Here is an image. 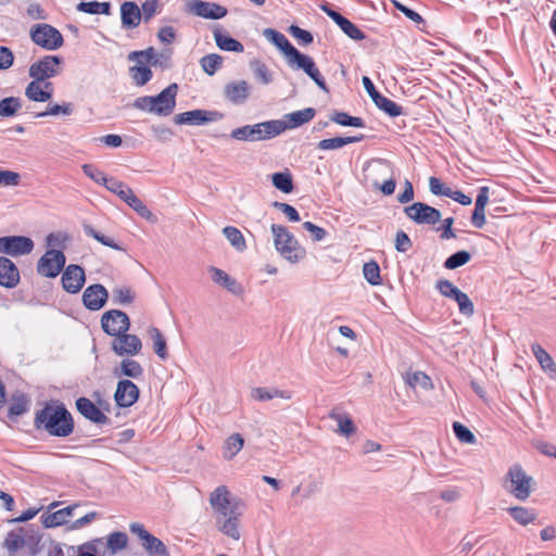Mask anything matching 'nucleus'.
I'll return each mask as SVG.
<instances>
[{
  "instance_id": "obj_40",
  "label": "nucleus",
  "mask_w": 556,
  "mask_h": 556,
  "mask_svg": "<svg viewBox=\"0 0 556 556\" xmlns=\"http://www.w3.org/2000/svg\"><path fill=\"white\" fill-rule=\"evenodd\" d=\"M507 511L520 526H528L536 519V513L523 506L509 507Z\"/></svg>"
},
{
  "instance_id": "obj_11",
  "label": "nucleus",
  "mask_w": 556,
  "mask_h": 556,
  "mask_svg": "<svg viewBox=\"0 0 556 556\" xmlns=\"http://www.w3.org/2000/svg\"><path fill=\"white\" fill-rule=\"evenodd\" d=\"M34 241L25 236L0 237V254L18 257L30 254L34 250Z\"/></svg>"
},
{
  "instance_id": "obj_1",
  "label": "nucleus",
  "mask_w": 556,
  "mask_h": 556,
  "mask_svg": "<svg viewBox=\"0 0 556 556\" xmlns=\"http://www.w3.org/2000/svg\"><path fill=\"white\" fill-rule=\"evenodd\" d=\"M208 502L216 529L225 536L239 541L241 539V518L244 514L242 500L233 496L226 485H219L211 492Z\"/></svg>"
},
{
  "instance_id": "obj_16",
  "label": "nucleus",
  "mask_w": 556,
  "mask_h": 556,
  "mask_svg": "<svg viewBox=\"0 0 556 556\" xmlns=\"http://www.w3.org/2000/svg\"><path fill=\"white\" fill-rule=\"evenodd\" d=\"M86 281V275L83 267L75 264H70L65 267L61 282L63 289L72 294L78 293L84 287Z\"/></svg>"
},
{
  "instance_id": "obj_9",
  "label": "nucleus",
  "mask_w": 556,
  "mask_h": 556,
  "mask_svg": "<svg viewBox=\"0 0 556 556\" xmlns=\"http://www.w3.org/2000/svg\"><path fill=\"white\" fill-rule=\"evenodd\" d=\"M129 530L140 539L141 545L149 556H169L166 545L147 531L143 525L132 522L129 525Z\"/></svg>"
},
{
  "instance_id": "obj_37",
  "label": "nucleus",
  "mask_w": 556,
  "mask_h": 556,
  "mask_svg": "<svg viewBox=\"0 0 556 556\" xmlns=\"http://www.w3.org/2000/svg\"><path fill=\"white\" fill-rule=\"evenodd\" d=\"M329 418H331L332 420H334L337 422V425H338L337 432L338 433L345 435V437H350L351 434H353L355 432V426L348 414L332 410L329 413Z\"/></svg>"
},
{
  "instance_id": "obj_18",
  "label": "nucleus",
  "mask_w": 556,
  "mask_h": 556,
  "mask_svg": "<svg viewBox=\"0 0 556 556\" xmlns=\"http://www.w3.org/2000/svg\"><path fill=\"white\" fill-rule=\"evenodd\" d=\"M142 348L141 340L135 334L124 332L115 337L112 341V350L118 356H135Z\"/></svg>"
},
{
  "instance_id": "obj_54",
  "label": "nucleus",
  "mask_w": 556,
  "mask_h": 556,
  "mask_svg": "<svg viewBox=\"0 0 556 556\" xmlns=\"http://www.w3.org/2000/svg\"><path fill=\"white\" fill-rule=\"evenodd\" d=\"M109 191L116 194L125 203H127V201L135 193L130 187L117 179H112L109 186Z\"/></svg>"
},
{
  "instance_id": "obj_10",
  "label": "nucleus",
  "mask_w": 556,
  "mask_h": 556,
  "mask_svg": "<svg viewBox=\"0 0 556 556\" xmlns=\"http://www.w3.org/2000/svg\"><path fill=\"white\" fill-rule=\"evenodd\" d=\"M66 262L64 253L60 250H48L37 263V273L47 278H55Z\"/></svg>"
},
{
  "instance_id": "obj_33",
  "label": "nucleus",
  "mask_w": 556,
  "mask_h": 556,
  "mask_svg": "<svg viewBox=\"0 0 556 556\" xmlns=\"http://www.w3.org/2000/svg\"><path fill=\"white\" fill-rule=\"evenodd\" d=\"M244 446V439L240 433L229 435L223 445V457L231 460Z\"/></svg>"
},
{
  "instance_id": "obj_27",
  "label": "nucleus",
  "mask_w": 556,
  "mask_h": 556,
  "mask_svg": "<svg viewBox=\"0 0 556 556\" xmlns=\"http://www.w3.org/2000/svg\"><path fill=\"white\" fill-rule=\"evenodd\" d=\"M263 36L269 41L271 42L274 46H276L285 55L286 58V61L288 62L292 56L293 54L298 51V49H295L291 43L290 41L288 40V38L277 31L276 29H273V28H265L263 30Z\"/></svg>"
},
{
  "instance_id": "obj_59",
  "label": "nucleus",
  "mask_w": 556,
  "mask_h": 556,
  "mask_svg": "<svg viewBox=\"0 0 556 556\" xmlns=\"http://www.w3.org/2000/svg\"><path fill=\"white\" fill-rule=\"evenodd\" d=\"M67 240L68 235L65 232H51L46 238V244L50 248L49 250H58L64 248Z\"/></svg>"
},
{
  "instance_id": "obj_30",
  "label": "nucleus",
  "mask_w": 556,
  "mask_h": 556,
  "mask_svg": "<svg viewBox=\"0 0 556 556\" xmlns=\"http://www.w3.org/2000/svg\"><path fill=\"white\" fill-rule=\"evenodd\" d=\"M250 396L253 401L266 402L274 399L290 400L292 393L286 390H279L276 388L268 389L263 387L253 388L250 392Z\"/></svg>"
},
{
  "instance_id": "obj_63",
  "label": "nucleus",
  "mask_w": 556,
  "mask_h": 556,
  "mask_svg": "<svg viewBox=\"0 0 556 556\" xmlns=\"http://www.w3.org/2000/svg\"><path fill=\"white\" fill-rule=\"evenodd\" d=\"M435 288L438 291L446 298L453 299L455 293L459 291L457 287H455L450 280L440 279L435 283Z\"/></svg>"
},
{
  "instance_id": "obj_34",
  "label": "nucleus",
  "mask_w": 556,
  "mask_h": 556,
  "mask_svg": "<svg viewBox=\"0 0 556 556\" xmlns=\"http://www.w3.org/2000/svg\"><path fill=\"white\" fill-rule=\"evenodd\" d=\"M128 545V536L125 532L115 531L105 536V548L109 555H115L125 549Z\"/></svg>"
},
{
  "instance_id": "obj_25",
  "label": "nucleus",
  "mask_w": 556,
  "mask_h": 556,
  "mask_svg": "<svg viewBox=\"0 0 556 556\" xmlns=\"http://www.w3.org/2000/svg\"><path fill=\"white\" fill-rule=\"evenodd\" d=\"M25 96L34 102H46L52 98V84L33 79L25 88Z\"/></svg>"
},
{
  "instance_id": "obj_23",
  "label": "nucleus",
  "mask_w": 556,
  "mask_h": 556,
  "mask_svg": "<svg viewBox=\"0 0 556 556\" xmlns=\"http://www.w3.org/2000/svg\"><path fill=\"white\" fill-rule=\"evenodd\" d=\"M207 271L214 283L225 288L227 291L235 295H241L243 293L242 286L225 270L215 266H210Z\"/></svg>"
},
{
  "instance_id": "obj_52",
  "label": "nucleus",
  "mask_w": 556,
  "mask_h": 556,
  "mask_svg": "<svg viewBox=\"0 0 556 556\" xmlns=\"http://www.w3.org/2000/svg\"><path fill=\"white\" fill-rule=\"evenodd\" d=\"M251 70L257 80L264 85H268L271 80V74L267 65L258 60H254L250 63Z\"/></svg>"
},
{
  "instance_id": "obj_28",
  "label": "nucleus",
  "mask_w": 556,
  "mask_h": 556,
  "mask_svg": "<svg viewBox=\"0 0 556 556\" xmlns=\"http://www.w3.org/2000/svg\"><path fill=\"white\" fill-rule=\"evenodd\" d=\"M141 18V10L137 3L126 1L121 5V21L125 29L138 27Z\"/></svg>"
},
{
  "instance_id": "obj_41",
  "label": "nucleus",
  "mask_w": 556,
  "mask_h": 556,
  "mask_svg": "<svg viewBox=\"0 0 556 556\" xmlns=\"http://www.w3.org/2000/svg\"><path fill=\"white\" fill-rule=\"evenodd\" d=\"M271 182L276 189L283 193H291L294 188L293 178L289 169L274 173L271 175Z\"/></svg>"
},
{
  "instance_id": "obj_3",
  "label": "nucleus",
  "mask_w": 556,
  "mask_h": 556,
  "mask_svg": "<svg viewBox=\"0 0 556 556\" xmlns=\"http://www.w3.org/2000/svg\"><path fill=\"white\" fill-rule=\"evenodd\" d=\"M178 86L172 84L162 90L157 96L138 97L134 101V108L159 116H168L176 106Z\"/></svg>"
},
{
  "instance_id": "obj_12",
  "label": "nucleus",
  "mask_w": 556,
  "mask_h": 556,
  "mask_svg": "<svg viewBox=\"0 0 556 556\" xmlns=\"http://www.w3.org/2000/svg\"><path fill=\"white\" fill-rule=\"evenodd\" d=\"M287 63L292 70H302L321 90L328 91L326 81L311 56L298 50Z\"/></svg>"
},
{
  "instance_id": "obj_7",
  "label": "nucleus",
  "mask_w": 556,
  "mask_h": 556,
  "mask_svg": "<svg viewBox=\"0 0 556 556\" xmlns=\"http://www.w3.org/2000/svg\"><path fill=\"white\" fill-rule=\"evenodd\" d=\"M62 64V58L45 55L29 66L28 75L33 79L46 81L61 74Z\"/></svg>"
},
{
  "instance_id": "obj_39",
  "label": "nucleus",
  "mask_w": 556,
  "mask_h": 556,
  "mask_svg": "<svg viewBox=\"0 0 556 556\" xmlns=\"http://www.w3.org/2000/svg\"><path fill=\"white\" fill-rule=\"evenodd\" d=\"M217 47L224 51L243 52L244 48L238 40L224 35L219 29L213 31Z\"/></svg>"
},
{
  "instance_id": "obj_42",
  "label": "nucleus",
  "mask_w": 556,
  "mask_h": 556,
  "mask_svg": "<svg viewBox=\"0 0 556 556\" xmlns=\"http://www.w3.org/2000/svg\"><path fill=\"white\" fill-rule=\"evenodd\" d=\"M405 382L413 389L420 388L425 391L433 389V383L428 375L422 371L408 372Z\"/></svg>"
},
{
  "instance_id": "obj_13",
  "label": "nucleus",
  "mask_w": 556,
  "mask_h": 556,
  "mask_svg": "<svg viewBox=\"0 0 556 556\" xmlns=\"http://www.w3.org/2000/svg\"><path fill=\"white\" fill-rule=\"evenodd\" d=\"M408 218L419 225H435L441 220V212L426 203L415 202L404 208Z\"/></svg>"
},
{
  "instance_id": "obj_49",
  "label": "nucleus",
  "mask_w": 556,
  "mask_h": 556,
  "mask_svg": "<svg viewBox=\"0 0 556 556\" xmlns=\"http://www.w3.org/2000/svg\"><path fill=\"white\" fill-rule=\"evenodd\" d=\"M375 104L386 112L388 115L395 117L402 114V108L397 105L394 101L381 96L376 94V99L374 100Z\"/></svg>"
},
{
  "instance_id": "obj_46",
  "label": "nucleus",
  "mask_w": 556,
  "mask_h": 556,
  "mask_svg": "<svg viewBox=\"0 0 556 556\" xmlns=\"http://www.w3.org/2000/svg\"><path fill=\"white\" fill-rule=\"evenodd\" d=\"M129 73L137 86H143L152 78V71L144 64L137 63L129 68Z\"/></svg>"
},
{
  "instance_id": "obj_64",
  "label": "nucleus",
  "mask_w": 556,
  "mask_h": 556,
  "mask_svg": "<svg viewBox=\"0 0 556 556\" xmlns=\"http://www.w3.org/2000/svg\"><path fill=\"white\" fill-rule=\"evenodd\" d=\"M316 489V483H309L307 485L299 484L292 490L291 496L306 500L315 494Z\"/></svg>"
},
{
  "instance_id": "obj_15",
  "label": "nucleus",
  "mask_w": 556,
  "mask_h": 556,
  "mask_svg": "<svg viewBox=\"0 0 556 556\" xmlns=\"http://www.w3.org/2000/svg\"><path fill=\"white\" fill-rule=\"evenodd\" d=\"M224 117L218 111L192 110L175 115L174 122L177 125H205L220 121Z\"/></svg>"
},
{
  "instance_id": "obj_55",
  "label": "nucleus",
  "mask_w": 556,
  "mask_h": 556,
  "mask_svg": "<svg viewBox=\"0 0 556 556\" xmlns=\"http://www.w3.org/2000/svg\"><path fill=\"white\" fill-rule=\"evenodd\" d=\"M471 258V255L467 251H458L446 258L444 267L447 269H455L467 264Z\"/></svg>"
},
{
  "instance_id": "obj_44",
  "label": "nucleus",
  "mask_w": 556,
  "mask_h": 556,
  "mask_svg": "<svg viewBox=\"0 0 556 556\" xmlns=\"http://www.w3.org/2000/svg\"><path fill=\"white\" fill-rule=\"evenodd\" d=\"M83 229L86 236L93 238L101 244L116 251L123 250V248L118 243H116L113 238L104 236L101 232L97 231L90 224H84Z\"/></svg>"
},
{
  "instance_id": "obj_26",
  "label": "nucleus",
  "mask_w": 556,
  "mask_h": 556,
  "mask_svg": "<svg viewBox=\"0 0 556 556\" xmlns=\"http://www.w3.org/2000/svg\"><path fill=\"white\" fill-rule=\"evenodd\" d=\"M251 92V86L247 80H237L227 84L224 87V94L228 101L233 104L243 103Z\"/></svg>"
},
{
  "instance_id": "obj_24",
  "label": "nucleus",
  "mask_w": 556,
  "mask_h": 556,
  "mask_svg": "<svg viewBox=\"0 0 556 556\" xmlns=\"http://www.w3.org/2000/svg\"><path fill=\"white\" fill-rule=\"evenodd\" d=\"M21 280L20 270L8 257L0 256V286L13 289Z\"/></svg>"
},
{
  "instance_id": "obj_53",
  "label": "nucleus",
  "mask_w": 556,
  "mask_h": 556,
  "mask_svg": "<svg viewBox=\"0 0 556 556\" xmlns=\"http://www.w3.org/2000/svg\"><path fill=\"white\" fill-rule=\"evenodd\" d=\"M135 299L134 292L128 287H116L112 290V301L114 304L127 305Z\"/></svg>"
},
{
  "instance_id": "obj_56",
  "label": "nucleus",
  "mask_w": 556,
  "mask_h": 556,
  "mask_svg": "<svg viewBox=\"0 0 556 556\" xmlns=\"http://www.w3.org/2000/svg\"><path fill=\"white\" fill-rule=\"evenodd\" d=\"M453 300L456 301L459 312L463 315H466V316L473 315V313H475L473 303L465 292L459 290L457 293H455V296L453 298Z\"/></svg>"
},
{
  "instance_id": "obj_20",
  "label": "nucleus",
  "mask_w": 556,
  "mask_h": 556,
  "mask_svg": "<svg viewBox=\"0 0 556 556\" xmlns=\"http://www.w3.org/2000/svg\"><path fill=\"white\" fill-rule=\"evenodd\" d=\"M315 116V110L306 108L286 114L282 119H274V124H278L279 135L287 129H293L311 122Z\"/></svg>"
},
{
  "instance_id": "obj_21",
  "label": "nucleus",
  "mask_w": 556,
  "mask_h": 556,
  "mask_svg": "<svg viewBox=\"0 0 556 556\" xmlns=\"http://www.w3.org/2000/svg\"><path fill=\"white\" fill-rule=\"evenodd\" d=\"M139 397L138 387L130 380H119L116 387L114 399L119 407L134 405Z\"/></svg>"
},
{
  "instance_id": "obj_50",
  "label": "nucleus",
  "mask_w": 556,
  "mask_h": 556,
  "mask_svg": "<svg viewBox=\"0 0 556 556\" xmlns=\"http://www.w3.org/2000/svg\"><path fill=\"white\" fill-rule=\"evenodd\" d=\"M363 275L371 286L381 285V276L379 265L375 262H367L363 266Z\"/></svg>"
},
{
  "instance_id": "obj_57",
  "label": "nucleus",
  "mask_w": 556,
  "mask_h": 556,
  "mask_svg": "<svg viewBox=\"0 0 556 556\" xmlns=\"http://www.w3.org/2000/svg\"><path fill=\"white\" fill-rule=\"evenodd\" d=\"M331 121L341 126L364 127V121L361 117L350 116L344 112L334 113Z\"/></svg>"
},
{
  "instance_id": "obj_6",
  "label": "nucleus",
  "mask_w": 556,
  "mask_h": 556,
  "mask_svg": "<svg viewBox=\"0 0 556 556\" xmlns=\"http://www.w3.org/2000/svg\"><path fill=\"white\" fill-rule=\"evenodd\" d=\"M279 136L278 124L273 121L244 125L231 130L230 137L238 141H261Z\"/></svg>"
},
{
  "instance_id": "obj_14",
  "label": "nucleus",
  "mask_w": 556,
  "mask_h": 556,
  "mask_svg": "<svg viewBox=\"0 0 556 556\" xmlns=\"http://www.w3.org/2000/svg\"><path fill=\"white\" fill-rule=\"evenodd\" d=\"M101 326L105 333L116 337L129 330L130 320L126 313L111 309L102 315Z\"/></svg>"
},
{
  "instance_id": "obj_47",
  "label": "nucleus",
  "mask_w": 556,
  "mask_h": 556,
  "mask_svg": "<svg viewBox=\"0 0 556 556\" xmlns=\"http://www.w3.org/2000/svg\"><path fill=\"white\" fill-rule=\"evenodd\" d=\"M74 108L71 102H64L62 104H49L43 112L36 114V117L64 115L70 116L73 114Z\"/></svg>"
},
{
  "instance_id": "obj_45",
  "label": "nucleus",
  "mask_w": 556,
  "mask_h": 556,
  "mask_svg": "<svg viewBox=\"0 0 556 556\" xmlns=\"http://www.w3.org/2000/svg\"><path fill=\"white\" fill-rule=\"evenodd\" d=\"M127 204L142 218L155 224L157 222L156 216L149 210V207L134 193L127 201Z\"/></svg>"
},
{
  "instance_id": "obj_19",
  "label": "nucleus",
  "mask_w": 556,
  "mask_h": 556,
  "mask_svg": "<svg viewBox=\"0 0 556 556\" xmlns=\"http://www.w3.org/2000/svg\"><path fill=\"white\" fill-rule=\"evenodd\" d=\"M109 299L108 290L100 283H94L83 292V304L89 311H100Z\"/></svg>"
},
{
  "instance_id": "obj_17",
  "label": "nucleus",
  "mask_w": 556,
  "mask_h": 556,
  "mask_svg": "<svg viewBox=\"0 0 556 556\" xmlns=\"http://www.w3.org/2000/svg\"><path fill=\"white\" fill-rule=\"evenodd\" d=\"M187 9L197 16L211 20H219L227 14L226 8L217 3L201 0H188Z\"/></svg>"
},
{
  "instance_id": "obj_22",
  "label": "nucleus",
  "mask_w": 556,
  "mask_h": 556,
  "mask_svg": "<svg viewBox=\"0 0 556 556\" xmlns=\"http://www.w3.org/2000/svg\"><path fill=\"white\" fill-rule=\"evenodd\" d=\"M320 9L341 28V30L353 40H362L365 38L364 33L348 18L340 13L331 10L327 4H323Z\"/></svg>"
},
{
  "instance_id": "obj_38",
  "label": "nucleus",
  "mask_w": 556,
  "mask_h": 556,
  "mask_svg": "<svg viewBox=\"0 0 556 556\" xmlns=\"http://www.w3.org/2000/svg\"><path fill=\"white\" fill-rule=\"evenodd\" d=\"M223 235L228 240L230 245L237 252H243L247 250V241L242 235V232L233 226H226L223 228Z\"/></svg>"
},
{
  "instance_id": "obj_31",
  "label": "nucleus",
  "mask_w": 556,
  "mask_h": 556,
  "mask_svg": "<svg viewBox=\"0 0 556 556\" xmlns=\"http://www.w3.org/2000/svg\"><path fill=\"white\" fill-rule=\"evenodd\" d=\"M531 350L542 370L547 372L552 379H555L556 364L554 363L552 356L539 343H533Z\"/></svg>"
},
{
  "instance_id": "obj_35",
  "label": "nucleus",
  "mask_w": 556,
  "mask_h": 556,
  "mask_svg": "<svg viewBox=\"0 0 556 556\" xmlns=\"http://www.w3.org/2000/svg\"><path fill=\"white\" fill-rule=\"evenodd\" d=\"M364 138L363 135L359 136H351V137H334L329 139H323L318 142V149L319 150H337L341 149L342 147L349 144L362 141Z\"/></svg>"
},
{
  "instance_id": "obj_8",
  "label": "nucleus",
  "mask_w": 556,
  "mask_h": 556,
  "mask_svg": "<svg viewBox=\"0 0 556 556\" xmlns=\"http://www.w3.org/2000/svg\"><path fill=\"white\" fill-rule=\"evenodd\" d=\"M30 38L47 50H56L63 45L62 34L49 24L35 25L30 29Z\"/></svg>"
},
{
  "instance_id": "obj_58",
  "label": "nucleus",
  "mask_w": 556,
  "mask_h": 556,
  "mask_svg": "<svg viewBox=\"0 0 556 556\" xmlns=\"http://www.w3.org/2000/svg\"><path fill=\"white\" fill-rule=\"evenodd\" d=\"M453 430H454L456 438L460 442L467 443V444H473L476 442L475 434L469 430V428H467L463 424L455 421L453 424Z\"/></svg>"
},
{
  "instance_id": "obj_5",
  "label": "nucleus",
  "mask_w": 556,
  "mask_h": 556,
  "mask_svg": "<svg viewBox=\"0 0 556 556\" xmlns=\"http://www.w3.org/2000/svg\"><path fill=\"white\" fill-rule=\"evenodd\" d=\"M533 485V478L518 464L509 467L503 483L504 489L519 501H526L530 497Z\"/></svg>"
},
{
  "instance_id": "obj_32",
  "label": "nucleus",
  "mask_w": 556,
  "mask_h": 556,
  "mask_svg": "<svg viewBox=\"0 0 556 556\" xmlns=\"http://www.w3.org/2000/svg\"><path fill=\"white\" fill-rule=\"evenodd\" d=\"M77 505L67 506L65 508L59 509L52 514H48L42 516V525L46 528H54L62 526L67 522L68 517L72 516L73 510Z\"/></svg>"
},
{
  "instance_id": "obj_29",
  "label": "nucleus",
  "mask_w": 556,
  "mask_h": 556,
  "mask_svg": "<svg viewBox=\"0 0 556 556\" xmlns=\"http://www.w3.org/2000/svg\"><path fill=\"white\" fill-rule=\"evenodd\" d=\"M77 410L87 419L94 424L103 425L108 422V417L89 399L80 397L76 401Z\"/></svg>"
},
{
  "instance_id": "obj_60",
  "label": "nucleus",
  "mask_w": 556,
  "mask_h": 556,
  "mask_svg": "<svg viewBox=\"0 0 556 556\" xmlns=\"http://www.w3.org/2000/svg\"><path fill=\"white\" fill-rule=\"evenodd\" d=\"M21 174L14 170L0 169V186L17 187L21 184Z\"/></svg>"
},
{
  "instance_id": "obj_36",
  "label": "nucleus",
  "mask_w": 556,
  "mask_h": 556,
  "mask_svg": "<svg viewBox=\"0 0 556 556\" xmlns=\"http://www.w3.org/2000/svg\"><path fill=\"white\" fill-rule=\"evenodd\" d=\"M114 374L117 377L126 376L137 379L142 376L143 368L137 361L125 358L121 362L119 367L115 368Z\"/></svg>"
},
{
  "instance_id": "obj_43",
  "label": "nucleus",
  "mask_w": 556,
  "mask_h": 556,
  "mask_svg": "<svg viewBox=\"0 0 556 556\" xmlns=\"http://www.w3.org/2000/svg\"><path fill=\"white\" fill-rule=\"evenodd\" d=\"M148 333L153 342L154 353L161 359H163V361L166 359L168 357V353H167L166 340H165L164 336L162 334V332L157 328L151 327V328H149Z\"/></svg>"
},
{
  "instance_id": "obj_2",
  "label": "nucleus",
  "mask_w": 556,
  "mask_h": 556,
  "mask_svg": "<svg viewBox=\"0 0 556 556\" xmlns=\"http://www.w3.org/2000/svg\"><path fill=\"white\" fill-rule=\"evenodd\" d=\"M35 424L37 428H43L49 434L55 437H67L74 429L72 416L62 405H48L39 410Z\"/></svg>"
},
{
  "instance_id": "obj_61",
  "label": "nucleus",
  "mask_w": 556,
  "mask_h": 556,
  "mask_svg": "<svg viewBox=\"0 0 556 556\" xmlns=\"http://www.w3.org/2000/svg\"><path fill=\"white\" fill-rule=\"evenodd\" d=\"M161 2L159 0H147L141 5V17L144 22H149L156 13L160 12Z\"/></svg>"
},
{
  "instance_id": "obj_4",
  "label": "nucleus",
  "mask_w": 556,
  "mask_h": 556,
  "mask_svg": "<svg viewBox=\"0 0 556 556\" xmlns=\"http://www.w3.org/2000/svg\"><path fill=\"white\" fill-rule=\"evenodd\" d=\"M270 229L275 248L286 261L294 264L305 257V249L285 226L273 224Z\"/></svg>"
},
{
  "instance_id": "obj_62",
  "label": "nucleus",
  "mask_w": 556,
  "mask_h": 556,
  "mask_svg": "<svg viewBox=\"0 0 556 556\" xmlns=\"http://www.w3.org/2000/svg\"><path fill=\"white\" fill-rule=\"evenodd\" d=\"M86 548L94 556H106L109 549L105 548V538H98L86 544Z\"/></svg>"
},
{
  "instance_id": "obj_51",
  "label": "nucleus",
  "mask_w": 556,
  "mask_h": 556,
  "mask_svg": "<svg viewBox=\"0 0 556 556\" xmlns=\"http://www.w3.org/2000/svg\"><path fill=\"white\" fill-rule=\"evenodd\" d=\"M223 58L216 53L207 54L200 61L202 70L210 76L214 75L222 66Z\"/></svg>"
},
{
  "instance_id": "obj_48",
  "label": "nucleus",
  "mask_w": 556,
  "mask_h": 556,
  "mask_svg": "<svg viewBox=\"0 0 556 556\" xmlns=\"http://www.w3.org/2000/svg\"><path fill=\"white\" fill-rule=\"evenodd\" d=\"M22 108L21 99L16 97H8L0 100V116L11 117L15 115Z\"/></svg>"
}]
</instances>
